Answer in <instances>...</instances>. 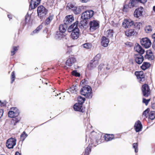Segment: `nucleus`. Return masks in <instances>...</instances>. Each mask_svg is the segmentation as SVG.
Returning <instances> with one entry per match:
<instances>
[{
    "label": "nucleus",
    "mask_w": 155,
    "mask_h": 155,
    "mask_svg": "<svg viewBox=\"0 0 155 155\" xmlns=\"http://www.w3.org/2000/svg\"><path fill=\"white\" fill-rule=\"evenodd\" d=\"M81 94L88 98H91L92 96V90L90 86L86 85L83 87L80 91Z\"/></svg>",
    "instance_id": "nucleus-1"
},
{
    "label": "nucleus",
    "mask_w": 155,
    "mask_h": 155,
    "mask_svg": "<svg viewBox=\"0 0 155 155\" xmlns=\"http://www.w3.org/2000/svg\"><path fill=\"white\" fill-rule=\"evenodd\" d=\"M72 10L74 13L77 15L80 14L83 9H84L83 6H79L78 7H76L73 5H72L68 4L67 6V8Z\"/></svg>",
    "instance_id": "nucleus-2"
},
{
    "label": "nucleus",
    "mask_w": 155,
    "mask_h": 155,
    "mask_svg": "<svg viewBox=\"0 0 155 155\" xmlns=\"http://www.w3.org/2000/svg\"><path fill=\"white\" fill-rule=\"evenodd\" d=\"M38 16L40 19L45 16L47 13V10L42 5L38 7L37 9Z\"/></svg>",
    "instance_id": "nucleus-3"
},
{
    "label": "nucleus",
    "mask_w": 155,
    "mask_h": 155,
    "mask_svg": "<svg viewBox=\"0 0 155 155\" xmlns=\"http://www.w3.org/2000/svg\"><path fill=\"white\" fill-rule=\"evenodd\" d=\"M94 14V12L92 10L85 11L82 13L81 18L83 20L90 19L92 17Z\"/></svg>",
    "instance_id": "nucleus-4"
},
{
    "label": "nucleus",
    "mask_w": 155,
    "mask_h": 155,
    "mask_svg": "<svg viewBox=\"0 0 155 155\" xmlns=\"http://www.w3.org/2000/svg\"><path fill=\"white\" fill-rule=\"evenodd\" d=\"M141 45L146 48H149L151 45V42L150 40L147 38H142L140 40Z\"/></svg>",
    "instance_id": "nucleus-5"
},
{
    "label": "nucleus",
    "mask_w": 155,
    "mask_h": 155,
    "mask_svg": "<svg viewBox=\"0 0 155 155\" xmlns=\"http://www.w3.org/2000/svg\"><path fill=\"white\" fill-rule=\"evenodd\" d=\"M142 91L143 95L145 97H148L150 92L149 87L147 84H145L142 85Z\"/></svg>",
    "instance_id": "nucleus-6"
},
{
    "label": "nucleus",
    "mask_w": 155,
    "mask_h": 155,
    "mask_svg": "<svg viewBox=\"0 0 155 155\" xmlns=\"http://www.w3.org/2000/svg\"><path fill=\"white\" fill-rule=\"evenodd\" d=\"M16 144V139L11 138L8 139L6 143V146L9 149L13 148Z\"/></svg>",
    "instance_id": "nucleus-7"
},
{
    "label": "nucleus",
    "mask_w": 155,
    "mask_h": 155,
    "mask_svg": "<svg viewBox=\"0 0 155 155\" xmlns=\"http://www.w3.org/2000/svg\"><path fill=\"white\" fill-rule=\"evenodd\" d=\"M19 112L18 109L16 107H12L11 108V110L8 113V115L9 117L13 118L17 116Z\"/></svg>",
    "instance_id": "nucleus-8"
},
{
    "label": "nucleus",
    "mask_w": 155,
    "mask_h": 155,
    "mask_svg": "<svg viewBox=\"0 0 155 155\" xmlns=\"http://www.w3.org/2000/svg\"><path fill=\"white\" fill-rule=\"evenodd\" d=\"M144 11V8L142 7H140L137 8L134 12V16L137 18L142 17Z\"/></svg>",
    "instance_id": "nucleus-9"
},
{
    "label": "nucleus",
    "mask_w": 155,
    "mask_h": 155,
    "mask_svg": "<svg viewBox=\"0 0 155 155\" xmlns=\"http://www.w3.org/2000/svg\"><path fill=\"white\" fill-rule=\"evenodd\" d=\"M90 30L91 31H93L99 27V23L97 21L93 20L90 21Z\"/></svg>",
    "instance_id": "nucleus-10"
},
{
    "label": "nucleus",
    "mask_w": 155,
    "mask_h": 155,
    "mask_svg": "<svg viewBox=\"0 0 155 155\" xmlns=\"http://www.w3.org/2000/svg\"><path fill=\"white\" fill-rule=\"evenodd\" d=\"M135 74L140 83L145 81V75L143 71H136L135 72Z\"/></svg>",
    "instance_id": "nucleus-11"
},
{
    "label": "nucleus",
    "mask_w": 155,
    "mask_h": 155,
    "mask_svg": "<svg viewBox=\"0 0 155 155\" xmlns=\"http://www.w3.org/2000/svg\"><path fill=\"white\" fill-rule=\"evenodd\" d=\"M134 24V21L130 19H125L124 20L122 24V26L123 27L125 28H128L130 27Z\"/></svg>",
    "instance_id": "nucleus-12"
},
{
    "label": "nucleus",
    "mask_w": 155,
    "mask_h": 155,
    "mask_svg": "<svg viewBox=\"0 0 155 155\" xmlns=\"http://www.w3.org/2000/svg\"><path fill=\"white\" fill-rule=\"evenodd\" d=\"M77 62L76 59L74 57L69 58L67 61L65 63L66 67H71Z\"/></svg>",
    "instance_id": "nucleus-13"
},
{
    "label": "nucleus",
    "mask_w": 155,
    "mask_h": 155,
    "mask_svg": "<svg viewBox=\"0 0 155 155\" xmlns=\"http://www.w3.org/2000/svg\"><path fill=\"white\" fill-rule=\"evenodd\" d=\"M73 107L75 111L83 112L85 110L84 107H83L82 105L79 103H76L74 105Z\"/></svg>",
    "instance_id": "nucleus-14"
},
{
    "label": "nucleus",
    "mask_w": 155,
    "mask_h": 155,
    "mask_svg": "<svg viewBox=\"0 0 155 155\" xmlns=\"http://www.w3.org/2000/svg\"><path fill=\"white\" fill-rule=\"evenodd\" d=\"M79 35V29L77 27L72 32L71 34V37L73 39H76L78 38Z\"/></svg>",
    "instance_id": "nucleus-15"
},
{
    "label": "nucleus",
    "mask_w": 155,
    "mask_h": 155,
    "mask_svg": "<svg viewBox=\"0 0 155 155\" xmlns=\"http://www.w3.org/2000/svg\"><path fill=\"white\" fill-rule=\"evenodd\" d=\"M74 20V18L72 15H68L66 16L64 21V23L68 25Z\"/></svg>",
    "instance_id": "nucleus-16"
},
{
    "label": "nucleus",
    "mask_w": 155,
    "mask_h": 155,
    "mask_svg": "<svg viewBox=\"0 0 155 155\" xmlns=\"http://www.w3.org/2000/svg\"><path fill=\"white\" fill-rule=\"evenodd\" d=\"M41 0H31L30 6L31 9H34L40 3Z\"/></svg>",
    "instance_id": "nucleus-17"
},
{
    "label": "nucleus",
    "mask_w": 155,
    "mask_h": 155,
    "mask_svg": "<svg viewBox=\"0 0 155 155\" xmlns=\"http://www.w3.org/2000/svg\"><path fill=\"white\" fill-rule=\"evenodd\" d=\"M134 49L135 51L140 54H143L144 52V50L141 46L138 44H135L134 47Z\"/></svg>",
    "instance_id": "nucleus-18"
},
{
    "label": "nucleus",
    "mask_w": 155,
    "mask_h": 155,
    "mask_svg": "<svg viewBox=\"0 0 155 155\" xmlns=\"http://www.w3.org/2000/svg\"><path fill=\"white\" fill-rule=\"evenodd\" d=\"M135 59L136 62L140 64L143 62V57L141 54H138L135 55Z\"/></svg>",
    "instance_id": "nucleus-19"
},
{
    "label": "nucleus",
    "mask_w": 155,
    "mask_h": 155,
    "mask_svg": "<svg viewBox=\"0 0 155 155\" xmlns=\"http://www.w3.org/2000/svg\"><path fill=\"white\" fill-rule=\"evenodd\" d=\"M134 128L137 132H138L141 130L142 127L140 121H138L135 123L134 125Z\"/></svg>",
    "instance_id": "nucleus-20"
},
{
    "label": "nucleus",
    "mask_w": 155,
    "mask_h": 155,
    "mask_svg": "<svg viewBox=\"0 0 155 155\" xmlns=\"http://www.w3.org/2000/svg\"><path fill=\"white\" fill-rule=\"evenodd\" d=\"M109 40L108 39L104 36L102 38L101 41V45L104 47L107 46L109 43Z\"/></svg>",
    "instance_id": "nucleus-21"
},
{
    "label": "nucleus",
    "mask_w": 155,
    "mask_h": 155,
    "mask_svg": "<svg viewBox=\"0 0 155 155\" xmlns=\"http://www.w3.org/2000/svg\"><path fill=\"white\" fill-rule=\"evenodd\" d=\"M78 22L76 21L73 25H71L68 28V31L69 32H72L75 28L77 27Z\"/></svg>",
    "instance_id": "nucleus-22"
},
{
    "label": "nucleus",
    "mask_w": 155,
    "mask_h": 155,
    "mask_svg": "<svg viewBox=\"0 0 155 155\" xmlns=\"http://www.w3.org/2000/svg\"><path fill=\"white\" fill-rule=\"evenodd\" d=\"M145 58L150 60H152L153 59V56L151 51H149L146 52V54L145 56Z\"/></svg>",
    "instance_id": "nucleus-23"
},
{
    "label": "nucleus",
    "mask_w": 155,
    "mask_h": 155,
    "mask_svg": "<svg viewBox=\"0 0 155 155\" xmlns=\"http://www.w3.org/2000/svg\"><path fill=\"white\" fill-rule=\"evenodd\" d=\"M67 27V25L66 24H61L59 27V30L61 33H64L66 31Z\"/></svg>",
    "instance_id": "nucleus-24"
},
{
    "label": "nucleus",
    "mask_w": 155,
    "mask_h": 155,
    "mask_svg": "<svg viewBox=\"0 0 155 155\" xmlns=\"http://www.w3.org/2000/svg\"><path fill=\"white\" fill-rule=\"evenodd\" d=\"M136 33L134 29L127 30L125 31V34L127 36H130L134 35Z\"/></svg>",
    "instance_id": "nucleus-25"
},
{
    "label": "nucleus",
    "mask_w": 155,
    "mask_h": 155,
    "mask_svg": "<svg viewBox=\"0 0 155 155\" xmlns=\"http://www.w3.org/2000/svg\"><path fill=\"white\" fill-rule=\"evenodd\" d=\"M97 65V63L92 60L90 64L88 65V67L91 70L95 68Z\"/></svg>",
    "instance_id": "nucleus-26"
},
{
    "label": "nucleus",
    "mask_w": 155,
    "mask_h": 155,
    "mask_svg": "<svg viewBox=\"0 0 155 155\" xmlns=\"http://www.w3.org/2000/svg\"><path fill=\"white\" fill-rule=\"evenodd\" d=\"M105 35L108 38H111L113 35V31L112 30L109 29L105 32Z\"/></svg>",
    "instance_id": "nucleus-27"
},
{
    "label": "nucleus",
    "mask_w": 155,
    "mask_h": 155,
    "mask_svg": "<svg viewBox=\"0 0 155 155\" xmlns=\"http://www.w3.org/2000/svg\"><path fill=\"white\" fill-rule=\"evenodd\" d=\"M114 135L113 134H106L104 137L106 141H109L112 140L114 138Z\"/></svg>",
    "instance_id": "nucleus-28"
},
{
    "label": "nucleus",
    "mask_w": 155,
    "mask_h": 155,
    "mask_svg": "<svg viewBox=\"0 0 155 155\" xmlns=\"http://www.w3.org/2000/svg\"><path fill=\"white\" fill-rule=\"evenodd\" d=\"M150 66V64L149 63L147 62H144L141 66V68L142 70H145L148 68Z\"/></svg>",
    "instance_id": "nucleus-29"
},
{
    "label": "nucleus",
    "mask_w": 155,
    "mask_h": 155,
    "mask_svg": "<svg viewBox=\"0 0 155 155\" xmlns=\"http://www.w3.org/2000/svg\"><path fill=\"white\" fill-rule=\"evenodd\" d=\"M137 2V1L135 0H130L128 4L129 8H131L135 6Z\"/></svg>",
    "instance_id": "nucleus-30"
},
{
    "label": "nucleus",
    "mask_w": 155,
    "mask_h": 155,
    "mask_svg": "<svg viewBox=\"0 0 155 155\" xmlns=\"http://www.w3.org/2000/svg\"><path fill=\"white\" fill-rule=\"evenodd\" d=\"M54 15H51L47 18L45 21L46 25H48L50 23L51 21L53 19Z\"/></svg>",
    "instance_id": "nucleus-31"
},
{
    "label": "nucleus",
    "mask_w": 155,
    "mask_h": 155,
    "mask_svg": "<svg viewBox=\"0 0 155 155\" xmlns=\"http://www.w3.org/2000/svg\"><path fill=\"white\" fill-rule=\"evenodd\" d=\"M134 26L136 29L139 30L142 26V23L139 22L134 23Z\"/></svg>",
    "instance_id": "nucleus-32"
},
{
    "label": "nucleus",
    "mask_w": 155,
    "mask_h": 155,
    "mask_svg": "<svg viewBox=\"0 0 155 155\" xmlns=\"http://www.w3.org/2000/svg\"><path fill=\"white\" fill-rule=\"evenodd\" d=\"M149 118L153 120L155 118V112L154 111H151L150 112L149 115Z\"/></svg>",
    "instance_id": "nucleus-33"
},
{
    "label": "nucleus",
    "mask_w": 155,
    "mask_h": 155,
    "mask_svg": "<svg viewBox=\"0 0 155 155\" xmlns=\"http://www.w3.org/2000/svg\"><path fill=\"white\" fill-rule=\"evenodd\" d=\"M144 30L146 33H150L152 31V29L151 26L148 25L146 26Z\"/></svg>",
    "instance_id": "nucleus-34"
},
{
    "label": "nucleus",
    "mask_w": 155,
    "mask_h": 155,
    "mask_svg": "<svg viewBox=\"0 0 155 155\" xmlns=\"http://www.w3.org/2000/svg\"><path fill=\"white\" fill-rule=\"evenodd\" d=\"M101 57V54H98L94 58V61L98 63V61L100 59Z\"/></svg>",
    "instance_id": "nucleus-35"
},
{
    "label": "nucleus",
    "mask_w": 155,
    "mask_h": 155,
    "mask_svg": "<svg viewBox=\"0 0 155 155\" xmlns=\"http://www.w3.org/2000/svg\"><path fill=\"white\" fill-rule=\"evenodd\" d=\"M78 100L79 102L78 103L82 105V104L85 101V98H83L81 96H80L78 97Z\"/></svg>",
    "instance_id": "nucleus-36"
},
{
    "label": "nucleus",
    "mask_w": 155,
    "mask_h": 155,
    "mask_svg": "<svg viewBox=\"0 0 155 155\" xmlns=\"http://www.w3.org/2000/svg\"><path fill=\"white\" fill-rule=\"evenodd\" d=\"M83 48L86 49H88L91 48L92 45L90 43H87L83 44Z\"/></svg>",
    "instance_id": "nucleus-37"
},
{
    "label": "nucleus",
    "mask_w": 155,
    "mask_h": 155,
    "mask_svg": "<svg viewBox=\"0 0 155 155\" xmlns=\"http://www.w3.org/2000/svg\"><path fill=\"white\" fill-rule=\"evenodd\" d=\"M18 46L15 47L14 46L13 47L12 50L11 51V55H13L15 54L16 52L18 50Z\"/></svg>",
    "instance_id": "nucleus-38"
},
{
    "label": "nucleus",
    "mask_w": 155,
    "mask_h": 155,
    "mask_svg": "<svg viewBox=\"0 0 155 155\" xmlns=\"http://www.w3.org/2000/svg\"><path fill=\"white\" fill-rule=\"evenodd\" d=\"M28 135L26 134L25 132L24 131L23 132L22 134L21 135V138L22 140V141H23L25 138L27 137Z\"/></svg>",
    "instance_id": "nucleus-39"
},
{
    "label": "nucleus",
    "mask_w": 155,
    "mask_h": 155,
    "mask_svg": "<svg viewBox=\"0 0 155 155\" xmlns=\"http://www.w3.org/2000/svg\"><path fill=\"white\" fill-rule=\"evenodd\" d=\"M149 111V109L147 108L143 112V116H144L145 118L147 117V114L148 113Z\"/></svg>",
    "instance_id": "nucleus-40"
},
{
    "label": "nucleus",
    "mask_w": 155,
    "mask_h": 155,
    "mask_svg": "<svg viewBox=\"0 0 155 155\" xmlns=\"http://www.w3.org/2000/svg\"><path fill=\"white\" fill-rule=\"evenodd\" d=\"M42 28V26L41 25H39L38 27L32 33L33 34H35L38 33V31L40 30Z\"/></svg>",
    "instance_id": "nucleus-41"
},
{
    "label": "nucleus",
    "mask_w": 155,
    "mask_h": 155,
    "mask_svg": "<svg viewBox=\"0 0 155 155\" xmlns=\"http://www.w3.org/2000/svg\"><path fill=\"white\" fill-rule=\"evenodd\" d=\"M15 72L14 71H13L11 74V79L12 80V81L11 82V83H12L13 82L15 81Z\"/></svg>",
    "instance_id": "nucleus-42"
},
{
    "label": "nucleus",
    "mask_w": 155,
    "mask_h": 155,
    "mask_svg": "<svg viewBox=\"0 0 155 155\" xmlns=\"http://www.w3.org/2000/svg\"><path fill=\"white\" fill-rule=\"evenodd\" d=\"M138 144L137 143H134L133 145V147L135 149V152L136 153L138 151V149L137 148Z\"/></svg>",
    "instance_id": "nucleus-43"
},
{
    "label": "nucleus",
    "mask_w": 155,
    "mask_h": 155,
    "mask_svg": "<svg viewBox=\"0 0 155 155\" xmlns=\"http://www.w3.org/2000/svg\"><path fill=\"white\" fill-rule=\"evenodd\" d=\"M129 8H130L128 5H125L123 7V11L126 12H127L128 11Z\"/></svg>",
    "instance_id": "nucleus-44"
},
{
    "label": "nucleus",
    "mask_w": 155,
    "mask_h": 155,
    "mask_svg": "<svg viewBox=\"0 0 155 155\" xmlns=\"http://www.w3.org/2000/svg\"><path fill=\"white\" fill-rule=\"evenodd\" d=\"M72 74L76 77H80V74L78 72L76 71H74L72 72Z\"/></svg>",
    "instance_id": "nucleus-45"
},
{
    "label": "nucleus",
    "mask_w": 155,
    "mask_h": 155,
    "mask_svg": "<svg viewBox=\"0 0 155 155\" xmlns=\"http://www.w3.org/2000/svg\"><path fill=\"white\" fill-rule=\"evenodd\" d=\"M91 151V149L89 147H88L85 150V153L87 155H88L89 153V152Z\"/></svg>",
    "instance_id": "nucleus-46"
},
{
    "label": "nucleus",
    "mask_w": 155,
    "mask_h": 155,
    "mask_svg": "<svg viewBox=\"0 0 155 155\" xmlns=\"http://www.w3.org/2000/svg\"><path fill=\"white\" fill-rule=\"evenodd\" d=\"M70 91L72 93H74L76 92V90L75 87H73L70 88Z\"/></svg>",
    "instance_id": "nucleus-47"
},
{
    "label": "nucleus",
    "mask_w": 155,
    "mask_h": 155,
    "mask_svg": "<svg viewBox=\"0 0 155 155\" xmlns=\"http://www.w3.org/2000/svg\"><path fill=\"white\" fill-rule=\"evenodd\" d=\"M150 99H146L145 98H143V102L145 103L146 105H147L148 104L149 102L150 101Z\"/></svg>",
    "instance_id": "nucleus-48"
},
{
    "label": "nucleus",
    "mask_w": 155,
    "mask_h": 155,
    "mask_svg": "<svg viewBox=\"0 0 155 155\" xmlns=\"http://www.w3.org/2000/svg\"><path fill=\"white\" fill-rule=\"evenodd\" d=\"M18 120H16V118H14L13 119V120L12 121L11 123L12 124H14V125H15V123H17L18 122Z\"/></svg>",
    "instance_id": "nucleus-49"
},
{
    "label": "nucleus",
    "mask_w": 155,
    "mask_h": 155,
    "mask_svg": "<svg viewBox=\"0 0 155 155\" xmlns=\"http://www.w3.org/2000/svg\"><path fill=\"white\" fill-rule=\"evenodd\" d=\"M0 105L1 107L4 106L6 104V101H4L3 102H2L0 100Z\"/></svg>",
    "instance_id": "nucleus-50"
},
{
    "label": "nucleus",
    "mask_w": 155,
    "mask_h": 155,
    "mask_svg": "<svg viewBox=\"0 0 155 155\" xmlns=\"http://www.w3.org/2000/svg\"><path fill=\"white\" fill-rule=\"evenodd\" d=\"M3 111L2 110H0V118L2 117L3 115Z\"/></svg>",
    "instance_id": "nucleus-51"
},
{
    "label": "nucleus",
    "mask_w": 155,
    "mask_h": 155,
    "mask_svg": "<svg viewBox=\"0 0 155 155\" xmlns=\"http://www.w3.org/2000/svg\"><path fill=\"white\" fill-rule=\"evenodd\" d=\"M85 80H82L81 82V85H82L85 83Z\"/></svg>",
    "instance_id": "nucleus-52"
},
{
    "label": "nucleus",
    "mask_w": 155,
    "mask_h": 155,
    "mask_svg": "<svg viewBox=\"0 0 155 155\" xmlns=\"http://www.w3.org/2000/svg\"><path fill=\"white\" fill-rule=\"evenodd\" d=\"M82 2L85 3L87 2L89 0H80Z\"/></svg>",
    "instance_id": "nucleus-53"
},
{
    "label": "nucleus",
    "mask_w": 155,
    "mask_h": 155,
    "mask_svg": "<svg viewBox=\"0 0 155 155\" xmlns=\"http://www.w3.org/2000/svg\"><path fill=\"white\" fill-rule=\"evenodd\" d=\"M15 155H20V154L18 152H16L15 153Z\"/></svg>",
    "instance_id": "nucleus-54"
},
{
    "label": "nucleus",
    "mask_w": 155,
    "mask_h": 155,
    "mask_svg": "<svg viewBox=\"0 0 155 155\" xmlns=\"http://www.w3.org/2000/svg\"><path fill=\"white\" fill-rule=\"evenodd\" d=\"M8 18H12V16L11 15H8Z\"/></svg>",
    "instance_id": "nucleus-55"
},
{
    "label": "nucleus",
    "mask_w": 155,
    "mask_h": 155,
    "mask_svg": "<svg viewBox=\"0 0 155 155\" xmlns=\"http://www.w3.org/2000/svg\"><path fill=\"white\" fill-rule=\"evenodd\" d=\"M152 47L155 50V44H153L152 45Z\"/></svg>",
    "instance_id": "nucleus-56"
},
{
    "label": "nucleus",
    "mask_w": 155,
    "mask_h": 155,
    "mask_svg": "<svg viewBox=\"0 0 155 155\" xmlns=\"http://www.w3.org/2000/svg\"><path fill=\"white\" fill-rule=\"evenodd\" d=\"M71 51H68L67 52V54H70Z\"/></svg>",
    "instance_id": "nucleus-57"
},
{
    "label": "nucleus",
    "mask_w": 155,
    "mask_h": 155,
    "mask_svg": "<svg viewBox=\"0 0 155 155\" xmlns=\"http://www.w3.org/2000/svg\"><path fill=\"white\" fill-rule=\"evenodd\" d=\"M153 10L155 12V6H154L153 7Z\"/></svg>",
    "instance_id": "nucleus-58"
},
{
    "label": "nucleus",
    "mask_w": 155,
    "mask_h": 155,
    "mask_svg": "<svg viewBox=\"0 0 155 155\" xmlns=\"http://www.w3.org/2000/svg\"><path fill=\"white\" fill-rule=\"evenodd\" d=\"M66 93H67V94H68L69 93L68 92V91H67Z\"/></svg>",
    "instance_id": "nucleus-59"
},
{
    "label": "nucleus",
    "mask_w": 155,
    "mask_h": 155,
    "mask_svg": "<svg viewBox=\"0 0 155 155\" xmlns=\"http://www.w3.org/2000/svg\"><path fill=\"white\" fill-rule=\"evenodd\" d=\"M58 37L59 38H60V36H58Z\"/></svg>",
    "instance_id": "nucleus-60"
},
{
    "label": "nucleus",
    "mask_w": 155,
    "mask_h": 155,
    "mask_svg": "<svg viewBox=\"0 0 155 155\" xmlns=\"http://www.w3.org/2000/svg\"><path fill=\"white\" fill-rule=\"evenodd\" d=\"M100 67H101V66H99V68H100Z\"/></svg>",
    "instance_id": "nucleus-61"
},
{
    "label": "nucleus",
    "mask_w": 155,
    "mask_h": 155,
    "mask_svg": "<svg viewBox=\"0 0 155 155\" xmlns=\"http://www.w3.org/2000/svg\"><path fill=\"white\" fill-rule=\"evenodd\" d=\"M72 46H71L70 47H72Z\"/></svg>",
    "instance_id": "nucleus-62"
},
{
    "label": "nucleus",
    "mask_w": 155,
    "mask_h": 155,
    "mask_svg": "<svg viewBox=\"0 0 155 155\" xmlns=\"http://www.w3.org/2000/svg\"><path fill=\"white\" fill-rule=\"evenodd\" d=\"M61 99V97H60V99Z\"/></svg>",
    "instance_id": "nucleus-63"
},
{
    "label": "nucleus",
    "mask_w": 155,
    "mask_h": 155,
    "mask_svg": "<svg viewBox=\"0 0 155 155\" xmlns=\"http://www.w3.org/2000/svg\"><path fill=\"white\" fill-rule=\"evenodd\" d=\"M68 47H69V46H68Z\"/></svg>",
    "instance_id": "nucleus-64"
}]
</instances>
